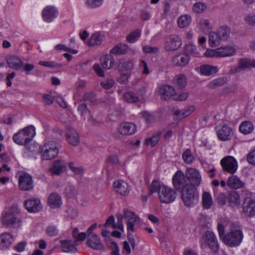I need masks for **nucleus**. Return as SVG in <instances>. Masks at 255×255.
<instances>
[{
	"instance_id": "obj_1",
	"label": "nucleus",
	"mask_w": 255,
	"mask_h": 255,
	"mask_svg": "<svg viewBox=\"0 0 255 255\" xmlns=\"http://www.w3.org/2000/svg\"><path fill=\"white\" fill-rule=\"evenodd\" d=\"M230 228V232L226 234L222 242L229 247L238 246L242 242L244 237L242 228L238 223H232Z\"/></svg>"
},
{
	"instance_id": "obj_2",
	"label": "nucleus",
	"mask_w": 255,
	"mask_h": 255,
	"mask_svg": "<svg viewBox=\"0 0 255 255\" xmlns=\"http://www.w3.org/2000/svg\"><path fill=\"white\" fill-rule=\"evenodd\" d=\"M180 192L181 199L185 206L191 207L198 203V191L193 184H186L182 187Z\"/></svg>"
},
{
	"instance_id": "obj_3",
	"label": "nucleus",
	"mask_w": 255,
	"mask_h": 255,
	"mask_svg": "<svg viewBox=\"0 0 255 255\" xmlns=\"http://www.w3.org/2000/svg\"><path fill=\"white\" fill-rule=\"evenodd\" d=\"M35 135V128L33 126H28L19 132L14 134L12 139L16 144H23L25 146V148H27V144L32 140Z\"/></svg>"
},
{
	"instance_id": "obj_4",
	"label": "nucleus",
	"mask_w": 255,
	"mask_h": 255,
	"mask_svg": "<svg viewBox=\"0 0 255 255\" xmlns=\"http://www.w3.org/2000/svg\"><path fill=\"white\" fill-rule=\"evenodd\" d=\"M231 31L229 27L226 25L220 26L216 32L209 34V42L212 47L218 46L222 41H225L229 37Z\"/></svg>"
},
{
	"instance_id": "obj_5",
	"label": "nucleus",
	"mask_w": 255,
	"mask_h": 255,
	"mask_svg": "<svg viewBox=\"0 0 255 255\" xmlns=\"http://www.w3.org/2000/svg\"><path fill=\"white\" fill-rule=\"evenodd\" d=\"M59 152L56 143L54 141L46 142L41 149V158L42 160H52L57 156Z\"/></svg>"
},
{
	"instance_id": "obj_6",
	"label": "nucleus",
	"mask_w": 255,
	"mask_h": 255,
	"mask_svg": "<svg viewBox=\"0 0 255 255\" xmlns=\"http://www.w3.org/2000/svg\"><path fill=\"white\" fill-rule=\"evenodd\" d=\"M176 191L171 187L162 185L159 188L158 197L161 203L169 204L173 202L176 198Z\"/></svg>"
},
{
	"instance_id": "obj_7",
	"label": "nucleus",
	"mask_w": 255,
	"mask_h": 255,
	"mask_svg": "<svg viewBox=\"0 0 255 255\" xmlns=\"http://www.w3.org/2000/svg\"><path fill=\"white\" fill-rule=\"evenodd\" d=\"M204 242L213 252L216 253L219 250V245L215 234L210 231L205 232L202 237Z\"/></svg>"
},
{
	"instance_id": "obj_8",
	"label": "nucleus",
	"mask_w": 255,
	"mask_h": 255,
	"mask_svg": "<svg viewBox=\"0 0 255 255\" xmlns=\"http://www.w3.org/2000/svg\"><path fill=\"white\" fill-rule=\"evenodd\" d=\"M221 165L224 171L232 174L235 173L238 168L236 160L232 156H228L221 160Z\"/></svg>"
},
{
	"instance_id": "obj_9",
	"label": "nucleus",
	"mask_w": 255,
	"mask_h": 255,
	"mask_svg": "<svg viewBox=\"0 0 255 255\" xmlns=\"http://www.w3.org/2000/svg\"><path fill=\"white\" fill-rule=\"evenodd\" d=\"M185 176L194 186H199L201 182V176L198 170L193 168H188L185 171Z\"/></svg>"
},
{
	"instance_id": "obj_10",
	"label": "nucleus",
	"mask_w": 255,
	"mask_h": 255,
	"mask_svg": "<svg viewBox=\"0 0 255 255\" xmlns=\"http://www.w3.org/2000/svg\"><path fill=\"white\" fill-rule=\"evenodd\" d=\"M181 44V39L179 36L171 35L166 39L164 48L166 51H174L177 50Z\"/></svg>"
},
{
	"instance_id": "obj_11",
	"label": "nucleus",
	"mask_w": 255,
	"mask_h": 255,
	"mask_svg": "<svg viewBox=\"0 0 255 255\" xmlns=\"http://www.w3.org/2000/svg\"><path fill=\"white\" fill-rule=\"evenodd\" d=\"M19 188L21 190L28 191L33 187L32 177L27 173H24L19 177Z\"/></svg>"
},
{
	"instance_id": "obj_12",
	"label": "nucleus",
	"mask_w": 255,
	"mask_h": 255,
	"mask_svg": "<svg viewBox=\"0 0 255 255\" xmlns=\"http://www.w3.org/2000/svg\"><path fill=\"white\" fill-rule=\"evenodd\" d=\"M67 164L63 160H55L52 164L49 171L52 175H59L66 170Z\"/></svg>"
},
{
	"instance_id": "obj_13",
	"label": "nucleus",
	"mask_w": 255,
	"mask_h": 255,
	"mask_svg": "<svg viewBox=\"0 0 255 255\" xmlns=\"http://www.w3.org/2000/svg\"><path fill=\"white\" fill-rule=\"evenodd\" d=\"M124 217L127 220V229L128 232L130 231L131 232H133L134 230V224L131 223V222H139L140 219L138 216H136L135 214L128 209H125L124 210Z\"/></svg>"
},
{
	"instance_id": "obj_14",
	"label": "nucleus",
	"mask_w": 255,
	"mask_h": 255,
	"mask_svg": "<svg viewBox=\"0 0 255 255\" xmlns=\"http://www.w3.org/2000/svg\"><path fill=\"white\" fill-rule=\"evenodd\" d=\"M86 244L89 248L94 250H101L104 248L100 238L96 234L88 236Z\"/></svg>"
},
{
	"instance_id": "obj_15",
	"label": "nucleus",
	"mask_w": 255,
	"mask_h": 255,
	"mask_svg": "<svg viewBox=\"0 0 255 255\" xmlns=\"http://www.w3.org/2000/svg\"><path fill=\"white\" fill-rule=\"evenodd\" d=\"M24 205L26 210L31 213L38 212L42 209L40 200L36 198L25 200Z\"/></svg>"
},
{
	"instance_id": "obj_16",
	"label": "nucleus",
	"mask_w": 255,
	"mask_h": 255,
	"mask_svg": "<svg viewBox=\"0 0 255 255\" xmlns=\"http://www.w3.org/2000/svg\"><path fill=\"white\" fill-rule=\"evenodd\" d=\"M233 135V129L227 124H224L221 129L217 131V136L222 141L229 140Z\"/></svg>"
},
{
	"instance_id": "obj_17",
	"label": "nucleus",
	"mask_w": 255,
	"mask_h": 255,
	"mask_svg": "<svg viewBox=\"0 0 255 255\" xmlns=\"http://www.w3.org/2000/svg\"><path fill=\"white\" fill-rule=\"evenodd\" d=\"M136 130V127L132 123L125 122L122 123L119 128V132L124 135H130L134 134Z\"/></svg>"
},
{
	"instance_id": "obj_18",
	"label": "nucleus",
	"mask_w": 255,
	"mask_h": 255,
	"mask_svg": "<svg viewBox=\"0 0 255 255\" xmlns=\"http://www.w3.org/2000/svg\"><path fill=\"white\" fill-rule=\"evenodd\" d=\"M185 183V175L181 170H178L172 178V183L176 190H181Z\"/></svg>"
},
{
	"instance_id": "obj_19",
	"label": "nucleus",
	"mask_w": 255,
	"mask_h": 255,
	"mask_svg": "<svg viewBox=\"0 0 255 255\" xmlns=\"http://www.w3.org/2000/svg\"><path fill=\"white\" fill-rule=\"evenodd\" d=\"M66 139L68 143L72 146H76L80 142V137L77 131L72 128H67Z\"/></svg>"
},
{
	"instance_id": "obj_20",
	"label": "nucleus",
	"mask_w": 255,
	"mask_h": 255,
	"mask_svg": "<svg viewBox=\"0 0 255 255\" xmlns=\"http://www.w3.org/2000/svg\"><path fill=\"white\" fill-rule=\"evenodd\" d=\"M58 11L55 7L52 6H47L42 11V17L44 21L47 22H51L54 18L57 17Z\"/></svg>"
},
{
	"instance_id": "obj_21",
	"label": "nucleus",
	"mask_w": 255,
	"mask_h": 255,
	"mask_svg": "<svg viewBox=\"0 0 255 255\" xmlns=\"http://www.w3.org/2000/svg\"><path fill=\"white\" fill-rule=\"evenodd\" d=\"M113 186L116 192L123 196H127L129 192V188L128 183L123 180L116 181Z\"/></svg>"
},
{
	"instance_id": "obj_22",
	"label": "nucleus",
	"mask_w": 255,
	"mask_h": 255,
	"mask_svg": "<svg viewBox=\"0 0 255 255\" xmlns=\"http://www.w3.org/2000/svg\"><path fill=\"white\" fill-rule=\"evenodd\" d=\"M243 211L250 217L255 216V199L247 198L243 204Z\"/></svg>"
},
{
	"instance_id": "obj_23",
	"label": "nucleus",
	"mask_w": 255,
	"mask_h": 255,
	"mask_svg": "<svg viewBox=\"0 0 255 255\" xmlns=\"http://www.w3.org/2000/svg\"><path fill=\"white\" fill-rule=\"evenodd\" d=\"M219 57H231L236 54V49L235 46L227 45L218 48Z\"/></svg>"
},
{
	"instance_id": "obj_24",
	"label": "nucleus",
	"mask_w": 255,
	"mask_h": 255,
	"mask_svg": "<svg viewBox=\"0 0 255 255\" xmlns=\"http://www.w3.org/2000/svg\"><path fill=\"white\" fill-rule=\"evenodd\" d=\"M1 222L3 224L6 226L15 225L17 224L19 225L20 220L15 216L13 213H5L1 218Z\"/></svg>"
},
{
	"instance_id": "obj_25",
	"label": "nucleus",
	"mask_w": 255,
	"mask_h": 255,
	"mask_svg": "<svg viewBox=\"0 0 255 255\" xmlns=\"http://www.w3.org/2000/svg\"><path fill=\"white\" fill-rule=\"evenodd\" d=\"M159 92L161 95V98L166 100L171 98L173 99V97L175 94L174 88L169 85H165L161 87Z\"/></svg>"
},
{
	"instance_id": "obj_26",
	"label": "nucleus",
	"mask_w": 255,
	"mask_h": 255,
	"mask_svg": "<svg viewBox=\"0 0 255 255\" xmlns=\"http://www.w3.org/2000/svg\"><path fill=\"white\" fill-rule=\"evenodd\" d=\"M6 63L10 68L15 70H18L22 67V61L14 55L9 56L6 59Z\"/></svg>"
},
{
	"instance_id": "obj_27",
	"label": "nucleus",
	"mask_w": 255,
	"mask_h": 255,
	"mask_svg": "<svg viewBox=\"0 0 255 255\" xmlns=\"http://www.w3.org/2000/svg\"><path fill=\"white\" fill-rule=\"evenodd\" d=\"M189 60L190 57L188 54H179L172 58V63L176 66H184Z\"/></svg>"
},
{
	"instance_id": "obj_28",
	"label": "nucleus",
	"mask_w": 255,
	"mask_h": 255,
	"mask_svg": "<svg viewBox=\"0 0 255 255\" xmlns=\"http://www.w3.org/2000/svg\"><path fill=\"white\" fill-rule=\"evenodd\" d=\"M12 236L9 233H4L0 235V249L8 248L12 241Z\"/></svg>"
},
{
	"instance_id": "obj_29",
	"label": "nucleus",
	"mask_w": 255,
	"mask_h": 255,
	"mask_svg": "<svg viewBox=\"0 0 255 255\" xmlns=\"http://www.w3.org/2000/svg\"><path fill=\"white\" fill-rule=\"evenodd\" d=\"M227 204L231 207L239 205L240 203V196L236 191H232L227 195Z\"/></svg>"
},
{
	"instance_id": "obj_30",
	"label": "nucleus",
	"mask_w": 255,
	"mask_h": 255,
	"mask_svg": "<svg viewBox=\"0 0 255 255\" xmlns=\"http://www.w3.org/2000/svg\"><path fill=\"white\" fill-rule=\"evenodd\" d=\"M227 184L229 187L235 189L242 188L245 185V183L235 175H232L228 178Z\"/></svg>"
},
{
	"instance_id": "obj_31",
	"label": "nucleus",
	"mask_w": 255,
	"mask_h": 255,
	"mask_svg": "<svg viewBox=\"0 0 255 255\" xmlns=\"http://www.w3.org/2000/svg\"><path fill=\"white\" fill-rule=\"evenodd\" d=\"M48 201L49 206L52 208H59L62 204L61 197L58 194L55 193L50 194Z\"/></svg>"
},
{
	"instance_id": "obj_32",
	"label": "nucleus",
	"mask_w": 255,
	"mask_h": 255,
	"mask_svg": "<svg viewBox=\"0 0 255 255\" xmlns=\"http://www.w3.org/2000/svg\"><path fill=\"white\" fill-rule=\"evenodd\" d=\"M72 240H61V247L62 251L64 252H71L75 253L77 252V249L74 243L72 244Z\"/></svg>"
},
{
	"instance_id": "obj_33",
	"label": "nucleus",
	"mask_w": 255,
	"mask_h": 255,
	"mask_svg": "<svg viewBox=\"0 0 255 255\" xmlns=\"http://www.w3.org/2000/svg\"><path fill=\"white\" fill-rule=\"evenodd\" d=\"M104 39V36L99 33L92 34L89 39L88 44L90 46L99 45L102 44Z\"/></svg>"
},
{
	"instance_id": "obj_34",
	"label": "nucleus",
	"mask_w": 255,
	"mask_h": 255,
	"mask_svg": "<svg viewBox=\"0 0 255 255\" xmlns=\"http://www.w3.org/2000/svg\"><path fill=\"white\" fill-rule=\"evenodd\" d=\"M100 62L104 68L109 69L114 65V58L111 55H105L101 57Z\"/></svg>"
},
{
	"instance_id": "obj_35",
	"label": "nucleus",
	"mask_w": 255,
	"mask_h": 255,
	"mask_svg": "<svg viewBox=\"0 0 255 255\" xmlns=\"http://www.w3.org/2000/svg\"><path fill=\"white\" fill-rule=\"evenodd\" d=\"M254 130L253 124L249 121L243 122L239 127V130L244 134H250Z\"/></svg>"
},
{
	"instance_id": "obj_36",
	"label": "nucleus",
	"mask_w": 255,
	"mask_h": 255,
	"mask_svg": "<svg viewBox=\"0 0 255 255\" xmlns=\"http://www.w3.org/2000/svg\"><path fill=\"white\" fill-rule=\"evenodd\" d=\"M128 49V47L127 44L121 43L112 48L110 50V53L116 55H122L126 53Z\"/></svg>"
},
{
	"instance_id": "obj_37",
	"label": "nucleus",
	"mask_w": 255,
	"mask_h": 255,
	"mask_svg": "<svg viewBox=\"0 0 255 255\" xmlns=\"http://www.w3.org/2000/svg\"><path fill=\"white\" fill-rule=\"evenodd\" d=\"M200 71L202 75L210 76L216 73L218 71V69L215 66L209 65H204L200 66Z\"/></svg>"
},
{
	"instance_id": "obj_38",
	"label": "nucleus",
	"mask_w": 255,
	"mask_h": 255,
	"mask_svg": "<svg viewBox=\"0 0 255 255\" xmlns=\"http://www.w3.org/2000/svg\"><path fill=\"white\" fill-rule=\"evenodd\" d=\"M226 77H219L213 80L208 84V87L210 89H215L224 85L227 82Z\"/></svg>"
},
{
	"instance_id": "obj_39",
	"label": "nucleus",
	"mask_w": 255,
	"mask_h": 255,
	"mask_svg": "<svg viewBox=\"0 0 255 255\" xmlns=\"http://www.w3.org/2000/svg\"><path fill=\"white\" fill-rule=\"evenodd\" d=\"M202 205L204 209H210L212 204L213 200L211 194L208 192H204L202 195Z\"/></svg>"
},
{
	"instance_id": "obj_40",
	"label": "nucleus",
	"mask_w": 255,
	"mask_h": 255,
	"mask_svg": "<svg viewBox=\"0 0 255 255\" xmlns=\"http://www.w3.org/2000/svg\"><path fill=\"white\" fill-rule=\"evenodd\" d=\"M133 65V63L130 61L121 62L119 65V68L122 72H123V74L127 76L128 72L132 69Z\"/></svg>"
},
{
	"instance_id": "obj_41",
	"label": "nucleus",
	"mask_w": 255,
	"mask_h": 255,
	"mask_svg": "<svg viewBox=\"0 0 255 255\" xmlns=\"http://www.w3.org/2000/svg\"><path fill=\"white\" fill-rule=\"evenodd\" d=\"M191 17L190 15H182L178 18V25L181 28H185L190 24L191 22Z\"/></svg>"
},
{
	"instance_id": "obj_42",
	"label": "nucleus",
	"mask_w": 255,
	"mask_h": 255,
	"mask_svg": "<svg viewBox=\"0 0 255 255\" xmlns=\"http://www.w3.org/2000/svg\"><path fill=\"white\" fill-rule=\"evenodd\" d=\"M238 66L241 70L245 69L251 66L255 67V60L241 59L239 61Z\"/></svg>"
},
{
	"instance_id": "obj_43",
	"label": "nucleus",
	"mask_w": 255,
	"mask_h": 255,
	"mask_svg": "<svg viewBox=\"0 0 255 255\" xmlns=\"http://www.w3.org/2000/svg\"><path fill=\"white\" fill-rule=\"evenodd\" d=\"M140 35L141 30L139 29H137L127 35L126 40L129 43H133L138 39V38L140 36Z\"/></svg>"
},
{
	"instance_id": "obj_44",
	"label": "nucleus",
	"mask_w": 255,
	"mask_h": 255,
	"mask_svg": "<svg viewBox=\"0 0 255 255\" xmlns=\"http://www.w3.org/2000/svg\"><path fill=\"white\" fill-rule=\"evenodd\" d=\"M175 84L179 89H182L186 85L185 77L183 75H179L176 76L175 78Z\"/></svg>"
},
{
	"instance_id": "obj_45",
	"label": "nucleus",
	"mask_w": 255,
	"mask_h": 255,
	"mask_svg": "<svg viewBox=\"0 0 255 255\" xmlns=\"http://www.w3.org/2000/svg\"><path fill=\"white\" fill-rule=\"evenodd\" d=\"M124 98L125 101L129 103H135L138 100V97L132 92H128L124 94Z\"/></svg>"
},
{
	"instance_id": "obj_46",
	"label": "nucleus",
	"mask_w": 255,
	"mask_h": 255,
	"mask_svg": "<svg viewBox=\"0 0 255 255\" xmlns=\"http://www.w3.org/2000/svg\"><path fill=\"white\" fill-rule=\"evenodd\" d=\"M161 135V132L158 131L156 132L151 138L146 140L147 144H150L151 147H154L158 142Z\"/></svg>"
},
{
	"instance_id": "obj_47",
	"label": "nucleus",
	"mask_w": 255,
	"mask_h": 255,
	"mask_svg": "<svg viewBox=\"0 0 255 255\" xmlns=\"http://www.w3.org/2000/svg\"><path fill=\"white\" fill-rule=\"evenodd\" d=\"M39 64L50 68H60L62 66V64L57 63L54 61H40L39 62Z\"/></svg>"
},
{
	"instance_id": "obj_48",
	"label": "nucleus",
	"mask_w": 255,
	"mask_h": 255,
	"mask_svg": "<svg viewBox=\"0 0 255 255\" xmlns=\"http://www.w3.org/2000/svg\"><path fill=\"white\" fill-rule=\"evenodd\" d=\"M103 0H85V4L89 8H95L100 7Z\"/></svg>"
},
{
	"instance_id": "obj_49",
	"label": "nucleus",
	"mask_w": 255,
	"mask_h": 255,
	"mask_svg": "<svg viewBox=\"0 0 255 255\" xmlns=\"http://www.w3.org/2000/svg\"><path fill=\"white\" fill-rule=\"evenodd\" d=\"M206 5L203 2L195 3L193 6V10L196 13H201L206 9Z\"/></svg>"
},
{
	"instance_id": "obj_50",
	"label": "nucleus",
	"mask_w": 255,
	"mask_h": 255,
	"mask_svg": "<svg viewBox=\"0 0 255 255\" xmlns=\"http://www.w3.org/2000/svg\"><path fill=\"white\" fill-rule=\"evenodd\" d=\"M185 51L188 54L193 55L194 56H196L198 55V53L197 51L196 47L195 45L192 44H189L186 45L185 46Z\"/></svg>"
},
{
	"instance_id": "obj_51",
	"label": "nucleus",
	"mask_w": 255,
	"mask_h": 255,
	"mask_svg": "<svg viewBox=\"0 0 255 255\" xmlns=\"http://www.w3.org/2000/svg\"><path fill=\"white\" fill-rule=\"evenodd\" d=\"M182 158L186 163H191L194 157L191 154V151L189 149H187L182 154Z\"/></svg>"
},
{
	"instance_id": "obj_52",
	"label": "nucleus",
	"mask_w": 255,
	"mask_h": 255,
	"mask_svg": "<svg viewBox=\"0 0 255 255\" xmlns=\"http://www.w3.org/2000/svg\"><path fill=\"white\" fill-rule=\"evenodd\" d=\"M161 187L160 185V183L157 180H154L151 183V184L149 188V193L152 194L156 192H159V188Z\"/></svg>"
},
{
	"instance_id": "obj_53",
	"label": "nucleus",
	"mask_w": 255,
	"mask_h": 255,
	"mask_svg": "<svg viewBox=\"0 0 255 255\" xmlns=\"http://www.w3.org/2000/svg\"><path fill=\"white\" fill-rule=\"evenodd\" d=\"M84 100L86 102H89L92 104H94L96 102V95L93 93H86L84 95Z\"/></svg>"
},
{
	"instance_id": "obj_54",
	"label": "nucleus",
	"mask_w": 255,
	"mask_h": 255,
	"mask_svg": "<svg viewBox=\"0 0 255 255\" xmlns=\"http://www.w3.org/2000/svg\"><path fill=\"white\" fill-rule=\"evenodd\" d=\"M65 193L68 198H71L76 194V190L74 186H68L65 189Z\"/></svg>"
},
{
	"instance_id": "obj_55",
	"label": "nucleus",
	"mask_w": 255,
	"mask_h": 255,
	"mask_svg": "<svg viewBox=\"0 0 255 255\" xmlns=\"http://www.w3.org/2000/svg\"><path fill=\"white\" fill-rule=\"evenodd\" d=\"M114 81L112 79H107V80L101 82V86L105 89H110L114 85Z\"/></svg>"
},
{
	"instance_id": "obj_56",
	"label": "nucleus",
	"mask_w": 255,
	"mask_h": 255,
	"mask_svg": "<svg viewBox=\"0 0 255 255\" xmlns=\"http://www.w3.org/2000/svg\"><path fill=\"white\" fill-rule=\"evenodd\" d=\"M87 233L84 232H81L78 234V235L76 236V238L74 239V243L75 245L78 246L79 245V242H83L87 237Z\"/></svg>"
},
{
	"instance_id": "obj_57",
	"label": "nucleus",
	"mask_w": 255,
	"mask_h": 255,
	"mask_svg": "<svg viewBox=\"0 0 255 255\" xmlns=\"http://www.w3.org/2000/svg\"><path fill=\"white\" fill-rule=\"evenodd\" d=\"M68 216L72 219H75L78 215L77 210L73 207H69L66 210Z\"/></svg>"
},
{
	"instance_id": "obj_58",
	"label": "nucleus",
	"mask_w": 255,
	"mask_h": 255,
	"mask_svg": "<svg viewBox=\"0 0 255 255\" xmlns=\"http://www.w3.org/2000/svg\"><path fill=\"white\" fill-rule=\"evenodd\" d=\"M204 55L206 57H218V48H216L215 49H207Z\"/></svg>"
},
{
	"instance_id": "obj_59",
	"label": "nucleus",
	"mask_w": 255,
	"mask_h": 255,
	"mask_svg": "<svg viewBox=\"0 0 255 255\" xmlns=\"http://www.w3.org/2000/svg\"><path fill=\"white\" fill-rule=\"evenodd\" d=\"M188 97L189 94L187 92L182 93L178 95L175 94L173 97V100L175 101H182L186 100Z\"/></svg>"
},
{
	"instance_id": "obj_60",
	"label": "nucleus",
	"mask_w": 255,
	"mask_h": 255,
	"mask_svg": "<svg viewBox=\"0 0 255 255\" xmlns=\"http://www.w3.org/2000/svg\"><path fill=\"white\" fill-rule=\"evenodd\" d=\"M35 66L33 64L24 63L22 62V67L23 71H24L26 74L28 75L30 72L34 69Z\"/></svg>"
},
{
	"instance_id": "obj_61",
	"label": "nucleus",
	"mask_w": 255,
	"mask_h": 255,
	"mask_svg": "<svg viewBox=\"0 0 255 255\" xmlns=\"http://www.w3.org/2000/svg\"><path fill=\"white\" fill-rule=\"evenodd\" d=\"M217 199L220 205H224L227 204V195L224 193H221L217 196Z\"/></svg>"
},
{
	"instance_id": "obj_62",
	"label": "nucleus",
	"mask_w": 255,
	"mask_h": 255,
	"mask_svg": "<svg viewBox=\"0 0 255 255\" xmlns=\"http://www.w3.org/2000/svg\"><path fill=\"white\" fill-rule=\"evenodd\" d=\"M170 4L167 1H165L163 5V12L162 16L163 18H166L170 10Z\"/></svg>"
},
{
	"instance_id": "obj_63",
	"label": "nucleus",
	"mask_w": 255,
	"mask_h": 255,
	"mask_svg": "<svg viewBox=\"0 0 255 255\" xmlns=\"http://www.w3.org/2000/svg\"><path fill=\"white\" fill-rule=\"evenodd\" d=\"M246 22L249 25H255V15L250 14L245 18Z\"/></svg>"
},
{
	"instance_id": "obj_64",
	"label": "nucleus",
	"mask_w": 255,
	"mask_h": 255,
	"mask_svg": "<svg viewBox=\"0 0 255 255\" xmlns=\"http://www.w3.org/2000/svg\"><path fill=\"white\" fill-rule=\"evenodd\" d=\"M247 159L250 164L255 165V150L250 152L247 155Z\"/></svg>"
}]
</instances>
